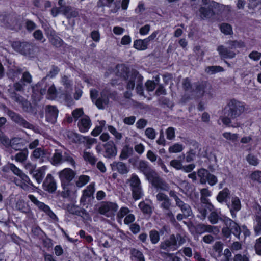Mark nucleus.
Instances as JSON below:
<instances>
[{"instance_id": "052dcab7", "label": "nucleus", "mask_w": 261, "mask_h": 261, "mask_svg": "<svg viewBox=\"0 0 261 261\" xmlns=\"http://www.w3.org/2000/svg\"><path fill=\"white\" fill-rule=\"evenodd\" d=\"M254 229L256 234L261 233V218L258 216L256 218Z\"/></svg>"}, {"instance_id": "0e129e2a", "label": "nucleus", "mask_w": 261, "mask_h": 261, "mask_svg": "<svg viewBox=\"0 0 261 261\" xmlns=\"http://www.w3.org/2000/svg\"><path fill=\"white\" fill-rule=\"evenodd\" d=\"M24 167L25 170L29 172L30 174H32L36 168V165L29 162L24 164Z\"/></svg>"}, {"instance_id": "ea45409f", "label": "nucleus", "mask_w": 261, "mask_h": 261, "mask_svg": "<svg viewBox=\"0 0 261 261\" xmlns=\"http://www.w3.org/2000/svg\"><path fill=\"white\" fill-rule=\"evenodd\" d=\"M61 83L67 91H71L72 90V82L68 76L65 75L62 76L61 79Z\"/></svg>"}, {"instance_id": "ddd939ff", "label": "nucleus", "mask_w": 261, "mask_h": 261, "mask_svg": "<svg viewBox=\"0 0 261 261\" xmlns=\"http://www.w3.org/2000/svg\"><path fill=\"white\" fill-rule=\"evenodd\" d=\"M200 201L202 203L206 205V207L210 210L214 208V206L211 203L208 197L212 196V192L208 188H202L200 190Z\"/></svg>"}, {"instance_id": "0eeeda50", "label": "nucleus", "mask_w": 261, "mask_h": 261, "mask_svg": "<svg viewBox=\"0 0 261 261\" xmlns=\"http://www.w3.org/2000/svg\"><path fill=\"white\" fill-rule=\"evenodd\" d=\"M75 172L69 168H66L58 173L59 178L62 185H68L74 179Z\"/></svg>"}, {"instance_id": "393cba45", "label": "nucleus", "mask_w": 261, "mask_h": 261, "mask_svg": "<svg viewBox=\"0 0 261 261\" xmlns=\"http://www.w3.org/2000/svg\"><path fill=\"white\" fill-rule=\"evenodd\" d=\"M113 171H117L119 173L123 174L128 172V170L126 165L121 162H114L111 164Z\"/></svg>"}, {"instance_id": "b1692460", "label": "nucleus", "mask_w": 261, "mask_h": 261, "mask_svg": "<svg viewBox=\"0 0 261 261\" xmlns=\"http://www.w3.org/2000/svg\"><path fill=\"white\" fill-rule=\"evenodd\" d=\"M15 208L16 210L24 214H30L32 213L31 209L29 205L22 199H18L16 201Z\"/></svg>"}, {"instance_id": "a19ab883", "label": "nucleus", "mask_w": 261, "mask_h": 261, "mask_svg": "<svg viewBox=\"0 0 261 261\" xmlns=\"http://www.w3.org/2000/svg\"><path fill=\"white\" fill-rule=\"evenodd\" d=\"M106 125V121L101 120L99 121V124L97 125L95 128L91 132V135L93 136H97L100 134L103 129V127Z\"/></svg>"}, {"instance_id": "603ef678", "label": "nucleus", "mask_w": 261, "mask_h": 261, "mask_svg": "<svg viewBox=\"0 0 261 261\" xmlns=\"http://www.w3.org/2000/svg\"><path fill=\"white\" fill-rule=\"evenodd\" d=\"M94 192V184L93 183H91L83 191V195L85 197H89L93 195Z\"/></svg>"}, {"instance_id": "a18cd8bd", "label": "nucleus", "mask_w": 261, "mask_h": 261, "mask_svg": "<svg viewBox=\"0 0 261 261\" xmlns=\"http://www.w3.org/2000/svg\"><path fill=\"white\" fill-rule=\"evenodd\" d=\"M220 29L221 31L225 35H231L233 33L232 27L228 23H222L220 25Z\"/></svg>"}, {"instance_id": "f3484780", "label": "nucleus", "mask_w": 261, "mask_h": 261, "mask_svg": "<svg viewBox=\"0 0 261 261\" xmlns=\"http://www.w3.org/2000/svg\"><path fill=\"white\" fill-rule=\"evenodd\" d=\"M43 187L44 190L52 193L54 192L57 188L56 183L53 176L50 174L47 175L46 177L43 182Z\"/></svg>"}, {"instance_id": "79ce46f5", "label": "nucleus", "mask_w": 261, "mask_h": 261, "mask_svg": "<svg viewBox=\"0 0 261 261\" xmlns=\"http://www.w3.org/2000/svg\"><path fill=\"white\" fill-rule=\"evenodd\" d=\"M231 207L230 209L231 213H232L233 211H239L241 209V204L239 198L237 197H233L231 200Z\"/></svg>"}, {"instance_id": "37998d69", "label": "nucleus", "mask_w": 261, "mask_h": 261, "mask_svg": "<svg viewBox=\"0 0 261 261\" xmlns=\"http://www.w3.org/2000/svg\"><path fill=\"white\" fill-rule=\"evenodd\" d=\"M28 156V150L20 152L15 154L14 159L17 162L23 163L27 159Z\"/></svg>"}, {"instance_id": "c03bdc74", "label": "nucleus", "mask_w": 261, "mask_h": 261, "mask_svg": "<svg viewBox=\"0 0 261 261\" xmlns=\"http://www.w3.org/2000/svg\"><path fill=\"white\" fill-rule=\"evenodd\" d=\"M223 71V68L220 66H208L205 69V71L208 74H214Z\"/></svg>"}, {"instance_id": "f03ea898", "label": "nucleus", "mask_w": 261, "mask_h": 261, "mask_svg": "<svg viewBox=\"0 0 261 261\" xmlns=\"http://www.w3.org/2000/svg\"><path fill=\"white\" fill-rule=\"evenodd\" d=\"M244 103L236 99L230 100L224 110V116L220 117L223 123L228 126L235 127L230 125L231 119H235L239 117L245 111Z\"/></svg>"}, {"instance_id": "6ab92c4d", "label": "nucleus", "mask_w": 261, "mask_h": 261, "mask_svg": "<svg viewBox=\"0 0 261 261\" xmlns=\"http://www.w3.org/2000/svg\"><path fill=\"white\" fill-rule=\"evenodd\" d=\"M153 186L158 189L164 191H168L169 189L168 185L163 181L158 176L157 173L149 181Z\"/></svg>"}, {"instance_id": "13d9d810", "label": "nucleus", "mask_w": 261, "mask_h": 261, "mask_svg": "<svg viewBox=\"0 0 261 261\" xmlns=\"http://www.w3.org/2000/svg\"><path fill=\"white\" fill-rule=\"evenodd\" d=\"M32 77L30 73L28 71L24 72L22 74L21 82L25 85L30 84L32 82Z\"/></svg>"}, {"instance_id": "5fc2aeb1", "label": "nucleus", "mask_w": 261, "mask_h": 261, "mask_svg": "<svg viewBox=\"0 0 261 261\" xmlns=\"http://www.w3.org/2000/svg\"><path fill=\"white\" fill-rule=\"evenodd\" d=\"M246 160L250 165L253 166H256L259 163L257 158L252 154H248L246 157Z\"/></svg>"}, {"instance_id": "864d4df0", "label": "nucleus", "mask_w": 261, "mask_h": 261, "mask_svg": "<svg viewBox=\"0 0 261 261\" xmlns=\"http://www.w3.org/2000/svg\"><path fill=\"white\" fill-rule=\"evenodd\" d=\"M108 130L115 137L117 140H120L122 137V135L121 133L117 131L116 128L112 125L108 126Z\"/></svg>"}, {"instance_id": "473e14b6", "label": "nucleus", "mask_w": 261, "mask_h": 261, "mask_svg": "<svg viewBox=\"0 0 261 261\" xmlns=\"http://www.w3.org/2000/svg\"><path fill=\"white\" fill-rule=\"evenodd\" d=\"M9 68V75L13 80H14L15 78L19 77L20 74L23 71V70L19 67L10 66Z\"/></svg>"}, {"instance_id": "20e7f679", "label": "nucleus", "mask_w": 261, "mask_h": 261, "mask_svg": "<svg viewBox=\"0 0 261 261\" xmlns=\"http://www.w3.org/2000/svg\"><path fill=\"white\" fill-rule=\"evenodd\" d=\"M132 191L133 197L135 200L141 198L143 196L141 181L136 174L132 175L130 178L127 180Z\"/></svg>"}, {"instance_id": "4c0bfd02", "label": "nucleus", "mask_w": 261, "mask_h": 261, "mask_svg": "<svg viewBox=\"0 0 261 261\" xmlns=\"http://www.w3.org/2000/svg\"><path fill=\"white\" fill-rule=\"evenodd\" d=\"M133 153V148L128 145H125L122 149L120 158L121 159H126Z\"/></svg>"}, {"instance_id": "f257e3e1", "label": "nucleus", "mask_w": 261, "mask_h": 261, "mask_svg": "<svg viewBox=\"0 0 261 261\" xmlns=\"http://www.w3.org/2000/svg\"><path fill=\"white\" fill-rule=\"evenodd\" d=\"M116 68L117 75L122 76L125 79L127 89L132 90L136 85L137 92L140 95H143V77L141 74L137 70H129L123 65H118Z\"/></svg>"}, {"instance_id": "412c9836", "label": "nucleus", "mask_w": 261, "mask_h": 261, "mask_svg": "<svg viewBox=\"0 0 261 261\" xmlns=\"http://www.w3.org/2000/svg\"><path fill=\"white\" fill-rule=\"evenodd\" d=\"M105 148L106 157L111 158L116 155L117 149L113 141H109L106 143Z\"/></svg>"}, {"instance_id": "6e6552de", "label": "nucleus", "mask_w": 261, "mask_h": 261, "mask_svg": "<svg viewBox=\"0 0 261 261\" xmlns=\"http://www.w3.org/2000/svg\"><path fill=\"white\" fill-rule=\"evenodd\" d=\"M50 156V153L46 150L37 148L33 151L31 157L33 160L39 161L40 163L47 161Z\"/></svg>"}, {"instance_id": "c85d7f7f", "label": "nucleus", "mask_w": 261, "mask_h": 261, "mask_svg": "<svg viewBox=\"0 0 261 261\" xmlns=\"http://www.w3.org/2000/svg\"><path fill=\"white\" fill-rule=\"evenodd\" d=\"M148 44L144 39H137L134 41L133 46L138 50H145L148 48Z\"/></svg>"}, {"instance_id": "49530a36", "label": "nucleus", "mask_w": 261, "mask_h": 261, "mask_svg": "<svg viewBox=\"0 0 261 261\" xmlns=\"http://www.w3.org/2000/svg\"><path fill=\"white\" fill-rule=\"evenodd\" d=\"M57 95V90L54 85H51L47 91V98L49 99H54Z\"/></svg>"}, {"instance_id": "2eb2a0df", "label": "nucleus", "mask_w": 261, "mask_h": 261, "mask_svg": "<svg viewBox=\"0 0 261 261\" xmlns=\"http://www.w3.org/2000/svg\"><path fill=\"white\" fill-rule=\"evenodd\" d=\"M223 222L226 226L228 227L231 232L238 238H240L241 228L233 220L227 217H224Z\"/></svg>"}, {"instance_id": "5701e85b", "label": "nucleus", "mask_w": 261, "mask_h": 261, "mask_svg": "<svg viewBox=\"0 0 261 261\" xmlns=\"http://www.w3.org/2000/svg\"><path fill=\"white\" fill-rule=\"evenodd\" d=\"M91 125V120L88 116H84L78 123L80 130L82 133L87 132Z\"/></svg>"}, {"instance_id": "72a5a7b5", "label": "nucleus", "mask_w": 261, "mask_h": 261, "mask_svg": "<svg viewBox=\"0 0 261 261\" xmlns=\"http://www.w3.org/2000/svg\"><path fill=\"white\" fill-rule=\"evenodd\" d=\"M210 172L204 169H200L198 171L197 174L200 178V182L201 184H205L208 178Z\"/></svg>"}, {"instance_id": "f704fd0d", "label": "nucleus", "mask_w": 261, "mask_h": 261, "mask_svg": "<svg viewBox=\"0 0 261 261\" xmlns=\"http://www.w3.org/2000/svg\"><path fill=\"white\" fill-rule=\"evenodd\" d=\"M131 258L135 261H145V258L142 253L136 249L131 250Z\"/></svg>"}, {"instance_id": "8fccbe9b", "label": "nucleus", "mask_w": 261, "mask_h": 261, "mask_svg": "<svg viewBox=\"0 0 261 261\" xmlns=\"http://www.w3.org/2000/svg\"><path fill=\"white\" fill-rule=\"evenodd\" d=\"M83 158L86 161L88 162L92 165H94L97 161L93 154L89 152H84Z\"/></svg>"}, {"instance_id": "c756f323", "label": "nucleus", "mask_w": 261, "mask_h": 261, "mask_svg": "<svg viewBox=\"0 0 261 261\" xmlns=\"http://www.w3.org/2000/svg\"><path fill=\"white\" fill-rule=\"evenodd\" d=\"M109 103V98L104 92H101V97L95 101V105L99 109H103Z\"/></svg>"}, {"instance_id": "a878e982", "label": "nucleus", "mask_w": 261, "mask_h": 261, "mask_svg": "<svg viewBox=\"0 0 261 261\" xmlns=\"http://www.w3.org/2000/svg\"><path fill=\"white\" fill-rule=\"evenodd\" d=\"M47 169V166H43L35 170L32 174L33 177L36 180L38 184L42 182Z\"/></svg>"}, {"instance_id": "e2e57ef3", "label": "nucleus", "mask_w": 261, "mask_h": 261, "mask_svg": "<svg viewBox=\"0 0 261 261\" xmlns=\"http://www.w3.org/2000/svg\"><path fill=\"white\" fill-rule=\"evenodd\" d=\"M139 207L144 213L149 214L151 212L150 206L145 202H140L139 204Z\"/></svg>"}, {"instance_id": "7c9ffc66", "label": "nucleus", "mask_w": 261, "mask_h": 261, "mask_svg": "<svg viewBox=\"0 0 261 261\" xmlns=\"http://www.w3.org/2000/svg\"><path fill=\"white\" fill-rule=\"evenodd\" d=\"M44 31L46 35L48 38V39L50 40L53 44L54 45H58L60 44V38L55 39V41L53 39V37L55 34V31L50 27H47L44 28Z\"/></svg>"}, {"instance_id": "4be33fe9", "label": "nucleus", "mask_w": 261, "mask_h": 261, "mask_svg": "<svg viewBox=\"0 0 261 261\" xmlns=\"http://www.w3.org/2000/svg\"><path fill=\"white\" fill-rule=\"evenodd\" d=\"M157 200L161 202V207L168 210L171 206V203L168 197L165 194L162 192L159 193L156 196Z\"/></svg>"}, {"instance_id": "c9c22d12", "label": "nucleus", "mask_w": 261, "mask_h": 261, "mask_svg": "<svg viewBox=\"0 0 261 261\" xmlns=\"http://www.w3.org/2000/svg\"><path fill=\"white\" fill-rule=\"evenodd\" d=\"M223 219L224 218L221 217L219 214L215 211L212 212L208 216V220L213 224H217L219 220L223 221Z\"/></svg>"}, {"instance_id": "423d86ee", "label": "nucleus", "mask_w": 261, "mask_h": 261, "mask_svg": "<svg viewBox=\"0 0 261 261\" xmlns=\"http://www.w3.org/2000/svg\"><path fill=\"white\" fill-rule=\"evenodd\" d=\"M118 208V205L113 202H107L102 203L99 208L100 214L110 217L114 216Z\"/></svg>"}, {"instance_id": "69168bd1", "label": "nucleus", "mask_w": 261, "mask_h": 261, "mask_svg": "<svg viewBox=\"0 0 261 261\" xmlns=\"http://www.w3.org/2000/svg\"><path fill=\"white\" fill-rule=\"evenodd\" d=\"M233 261H250L249 256L247 254H237L234 256Z\"/></svg>"}, {"instance_id": "09e8293b", "label": "nucleus", "mask_w": 261, "mask_h": 261, "mask_svg": "<svg viewBox=\"0 0 261 261\" xmlns=\"http://www.w3.org/2000/svg\"><path fill=\"white\" fill-rule=\"evenodd\" d=\"M32 47V45L31 44L27 42H23L19 53L24 55L30 54Z\"/></svg>"}, {"instance_id": "f8f14e48", "label": "nucleus", "mask_w": 261, "mask_h": 261, "mask_svg": "<svg viewBox=\"0 0 261 261\" xmlns=\"http://www.w3.org/2000/svg\"><path fill=\"white\" fill-rule=\"evenodd\" d=\"M162 249L166 251L175 250L177 248V240L174 234H172L169 238L162 242L160 245Z\"/></svg>"}, {"instance_id": "cd10ccee", "label": "nucleus", "mask_w": 261, "mask_h": 261, "mask_svg": "<svg viewBox=\"0 0 261 261\" xmlns=\"http://www.w3.org/2000/svg\"><path fill=\"white\" fill-rule=\"evenodd\" d=\"M22 141V140L21 139L15 138L12 139L11 140H9V144L7 146H5L7 147L10 146L15 150H19L23 147Z\"/></svg>"}, {"instance_id": "2f4dec72", "label": "nucleus", "mask_w": 261, "mask_h": 261, "mask_svg": "<svg viewBox=\"0 0 261 261\" xmlns=\"http://www.w3.org/2000/svg\"><path fill=\"white\" fill-rule=\"evenodd\" d=\"M200 16L202 19L208 18L214 14L213 10L210 8L202 7L199 9Z\"/></svg>"}, {"instance_id": "9d476101", "label": "nucleus", "mask_w": 261, "mask_h": 261, "mask_svg": "<svg viewBox=\"0 0 261 261\" xmlns=\"http://www.w3.org/2000/svg\"><path fill=\"white\" fill-rule=\"evenodd\" d=\"M139 169L146 176L148 181L151 179L156 174V173L151 168L148 163L146 161H141L139 164Z\"/></svg>"}, {"instance_id": "7ed1b4c3", "label": "nucleus", "mask_w": 261, "mask_h": 261, "mask_svg": "<svg viewBox=\"0 0 261 261\" xmlns=\"http://www.w3.org/2000/svg\"><path fill=\"white\" fill-rule=\"evenodd\" d=\"M64 162H67L73 167L75 165V162L69 151L56 150L51 158V163L53 165L57 166Z\"/></svg>"}, {"instance_id": "9b49d317", "label": "nucleus", "mask_w": 261, "mask_h": 261, "mask_svg": "<svg viewBox=\"0 0 261 261\" xmlns=\"http://www.w3.org/2000/svg\"><path fill=\"white\" fill-rule=\"evenodd\" d=\"M14 181L17 186H20L25 191H29L33 186L30 178L24 173L22 174L19 178H15Z\"/></svg>"}, {"instance_id": "338daca9", "label": "nucleus", "mask_w": 261, "mask_h": 261, "mask_svg": "<svg viewBox=\"0 0 261 261\" xmlns=\"http://www.w3.org/2000/svg\"><path fill=\"white\" fill-rule=\"evenodd\" d=\"M33 36L37 40L41 41L43 42L45 41L43 33L40 30H36L33 33Z\"/></svg>"}, {"instance_id": "3c124183", "label": "nucleus", "mask_w": 261, "mask_h": 261, "mask_svg": "<svg viewBox=\"0 0 261 261\" xmlns=\"http://www.w3.org/2000/svg\"><path fill=\"white\" fill-rule=\"evenodd\" d=\"M59 71V69L56 67V66H53L51 70L49 71V73L47 75V76L43 79V80L40 82L37 85H40L42 82H44V81L46 79L47 76H49L51 78L54 77L56 75H57Z\"/></svg>"}, {"instance_id": "680f3d73", "label": "nucleus", "mask_w": 261, "mask_h": 261, "mask_svg": "<svg viewBox=\"0 0 261 261\" xmlns=\"http://www.w3.org/2000/svg\"><path fill=\"white\" fill-rule=\"evenodd\" d=\"M205 232L213 233L214 234H217L220 232L218 227L212 226L210 225H205Z\"/></svg>"}, {"instance_id": "a211bd4d", "label": "nucleus", "mask_w": 261, "mask_h": 261, "mask_svg": "<svg viewBox=\"0 0 261 261\" xmlns=\"http://www.w3.org/2000/svg\"><path fill=\"white\" fill-rule=\"evenodd\" d=\"M208 85L205 82L201 83H196L193 86V91L194 95L199 97L203 95L206 92Z\"/></svg>"}, {"instance_id": "de8ad7c7", "label": "nucleus", "mask_w": 261, "mask_h": 261, "mask_svg": "<svg viewBox=\"0 0 261 261\" xmlns=\"http://www.w3.org/2000/svg\"><path fill=\"white\" fill-rule=\"evenodd\" d=\"M228 48L230 50L234 49L237 48H241L243 47V43L241 42H239L237 41H229L226 43Z\"/></svg>"}, {"instance_id": "39448f33", "label": "nucleus", "mask_w": 261, "mask_h": 261, "mask_svg": "<svg viewBox=\"0 0 261 261\" xmlns=\"http://www.w3.org/2000/svg\"><path fill=\"white\" fill-rule=\"evenodd\" d=\"M28 197L40 211L44 212L51 219L55 222L58 221V217L51 211L49 206L39 201L37 198L33 195L29 194Z\"/></svg>"}, {"instance_id": "1a4fd4ad", "label": "nucleus", "mask_w": 261, "mask_h": 261, "mask_svg": "<svg viewBox=\"0 0 261 261\" xmlns=\"http://www.w3.org/2000/svg\"><path fill=\"white\" fill-rule=\"evenodd\" d=\"M7 113L12 121L23 127L29 129H32L33 127L32 124L28 122L18 114H16L11 110H8Z\"/></svg>"}, {"instance_id": "6e6d98bb", "label": "nucleus", "mask_w": 261, "mask_h": 261, "mask_svg": "<svg viewBox=\"0 0 261 261\" xmlns=\"http://www.w3.org/2000/svg\"><path fill=\"white\" fill-rule=\"evenodd\" d=\"M183 148L181 144L175 143L169 147V151L170 153H178L181 152Z\"/></svg>"}, {"instance_id": "bf43d9fd", "label": "nucleus", "mask_w": 261, "mask_h": 261, "mask_svg": "<svg viewBox=\"0 0 261 261\" xmlns=\"http://www.w3.org/2000/svg\"><path fill=\"white\" fill-rule=\"evenodd\" d=\"M149 237L152 244H156L159 241V234L156 230H151L150 232Z\"/></svg>"}, {"instance_id": "aec40b11", "label": "nucleus", "mask_w": 261, "mask_h": 261, "mask_svg": "<svg viewBox=\"0 0 261 261\" xmlns=\"http://www.w3.org/2000/svg\"><path fill=\"white\" fill-rule=\"evenodd\" d=\"M217 50L221 58H233L236 53L232 50H230L228 47L223 45H219L217 48Z\"/></svg>"}, {"instance_id": "bb28decb", "label": "nucleus", "mask_w": 261, "mask_h": 261, "mask_svg": "<svg viewBox=\"0 0 261 261\" xmlns=\"http://www.w3.org/2000/svg\"><path fill=\"white\" fill-rule=\"evenodd\" d=\"M176 205L180 207L185 217H189L192 214L190 206L186 203H185L180 199L176 200Z\"/></svg>"}, {"instance_id": "58836bf2", "label": "nucleus", "mask_w": 261, "mask_h": 261, "mask_svg": "<svg viewBox=\"0 0 261 261\" xmlns=\"http://www.w3.org/2000/svg\"><path fill=\"white\" fill-rule=\"evenodd\" d=\"M229 194V190L227 189H224L219 192L217 196V201L220 203L224 202L228 197Z\"/></svg>"}, {"instance_id": "dca6fc26", "label": "nucleus", "mask_w": 261, "mask_h": 261, "mask_svg": "<svg viewBox=\"0 0 261 261\" xmlns=\"http://www.w3.org/2000/svg\"><path fill=\"white\" fill-rule=\"evenodd\" d=\"M45 113L46 119L48 122L54 123L56 121L58 110L56 107L47 106L45 108Z\"/></svg>"}, {"instance_id": "4d7b16f0", "label": "nucleus", "mask_w": 261, "mask_h": 261, "mask_svg": "<svg viewBox=\"0 0 261 261\" xmlns=\"http://www.w3.org/2000/svg\"><path fill=\"white\" fill-rule=\"evenodd\" d=\"M222 136L227 140L234 142L237 140L238 135L237 134H232L230 132H225L223 133Z\"/></svg>"}, {"instance_id": "774afa93", "label": "nucleus", "mask_w": 261, "mask_h": 261, "mask_svg": "<svg viewBox=\"0 0 261 261\" xmlns=\"http://www.w3.org/2000/svg\"><path fill=\"white\" fill-rule=\"evenodd\" d=\"M252 180L261 183V171H255L250 175Z\"/></svg>"}, {"instance_id": "4468645a", "label": "nucleus", "mask_w": 261, "mask_h": 261, "mask_svg": "<svg viewBox=\"0 0 261 261\" xmlns=\"http://www.w3.org/2000/svg\"><path fill=\"white\" fill-rule=\"evenodd\" d=\"M223 222L226 226L228 227L231 232L238 238H240L241 228L233 220L227 217H224Z\"/></svg>"}, {"instance_id": "e433bc0d", "label": "nucleus", "mask_w": 261, "mask_h": 261, "mask_svg": "<svg viewBox=\"0 0 261 261\" xmlns=\"http://www.w3.org/2000/svg\"><path fill=\"white\" fill-rule=\"evenodd\" d=\"M90 180L88 176L85 175H82L79 176L76 180V185L79 188H81L87 184Z\"/></svg>"}]
</instances>
